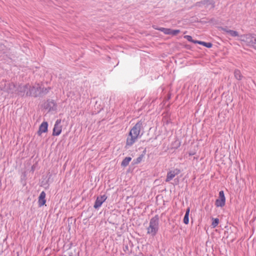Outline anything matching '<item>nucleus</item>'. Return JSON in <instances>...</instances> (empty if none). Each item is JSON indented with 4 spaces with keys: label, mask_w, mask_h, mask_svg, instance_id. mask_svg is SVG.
I'll return each mask as SVG.
<instances>
[{
    "label": "nucleus",
    "mask_w": 256,
    "mask_h": 256,
    "mask_svg": "<svg viewBox=\"0 0 256 256\" xmlns=\"http://www.w3.org/2000/svg\"><path fill=\"white\" fill-rule=\"evenodd\" d=\"M142 122L138 121L130 130L129 135L126 139V148L132 146L138 140L142 135L140 134L141 130L142 129Z\"/></svg>",
    "instance_id": "obj_1"
},
{
    "label": "nucleus",
    "mask_w": 256,
    "mask_h": 256,
    "mask_svg": "<svg viewBox=\"0 0 256 256\" xmlns=\"http://www.w3.org/2000/svg\"><path fill=\"white\" fill-rule=\"evenodd\" d=\"M159 230V216L158 214L152 217L150 221L147 228V234L152 236H155Z\"/></svg>",
    "instance_id": "obj_2"
},
{
    "label": "nucleus",
    "mask_w": 256,
    "mask_h": 256,
    "mask_svg": "<svg viewBox=\"0 0 256 256\" xmlns=\"http://www.w3.org/2000/svg\"><path fill=\"white\" fill-rule=\"evenodd\" d=\"M240 40L244 44L256 50V34H248L242 35Z\"/></svg>",
    "instance_id": "obj_3"
},
{
    "label": "nucleus",
    "mask_w": 256,
    "mask_h": 256,
    "mask_svg": "<svg viewBox=\"0 0 256 256\" xmlns=\"http://www.w3.org/2000/svg\"><path fill=\"white\" fill-rule=\"evenodd\" d=\"M2 84L0 86V90L4 92H6L8 94L11 95L12 96H14V95L18 94L17 87L16 84L14 83L5 82L4 86L2 87Z\"/></svg>",
    "instance_id": "obj_4"
},
{
    "label": "nucleus",
    "mask_w": 256,
    "mask_h": 256,
    "mask_svg": "<svg viewBox=\"0 0 256 256\" xmlns=\"http://www.w3.org/2000/svg\"><path fill=\"white\" fill-rule=\"evenodd\" d=\"M40 86L39 84H36L34 86H31L29 85V90L26 92L27 96H32L37 97L40 96Z\"/></svg>",
    "instance_id": "obj_5"
},
{
    "label": "nucleus",
    "mask_w": 256,
    "mask_h": 256,
    "mask_svg": "<svg viewBox=\"0 0 256 256\" xmlns=\"http://www.w3.org/2000/svg\"><path fill=\"white\" fill-rule=\"evenodd\" d=\"M196 6L198 7L212 10L215 6V2L214 0H202L196 2Z\"/></svg>",
    "instance_id": "obj_6"
},
{
    "label": "nucleus",
    "mask_w": 256,
    "mask_h": 256,
    "mask_svg": "<svg viewBox=\"0 0 256 256\" xmlns=\"http://www.w3.org/2000/svg\"><path fill=\"white\" fill-rule=\"evenodd\" d=\"M226 204V198L223 190L219 192L218 198L216 199L215 205L216 207H223Z\"/></svg>",
    "instance_id": "obj_7"
},
{
    "label": "nucleus",
    "mask_w": 256,
    "mask_h": 256,
    "mask_svg": "<svg viewBox=\"0 0 256 256\" xmlns=\"http://www.w3.org/2000/svg\"><path fill=\"white\" fill-rule=\"evenodd\" d=\"M61 120L58 119L56 120L53 128L52 135L54 136H59L62 130V126L60 125Z\"/></svg>",
    "instance_id": "obj_8"
},
{
    "label": "nucleus",
    "mask_w": 256,
    "mask_h": 256,
    "mask_svg": "<svg viewBox=\"0 0 256 256\" xmlns=\"http://www.w3.org/2000/svg\"><path fill=\"white\" fill-rule=\"evenodd\" d=\"M106 198L107 196L106 194L98 196L94 206V208L98 209L100 207L102 204L106 201Z\"/></svg>",
    "instance_id": "obj_9"
},
{
    "label": "nucleus",
    "mask_w": 256,
    "mask_h": 256,
    "mask_svg": "<svg viewBox=\"0 0 256 256\" xmlns=\"http://www.w3.org/2000/svg\"><path fill=\"white\" fill-rule=\"evenodd\" d=\"M180 170L178 168L169 171L167 174L166 182H170L178 174L180 173Z\"/></svg>",
    "instance_id": "obj_10"
},
{
    "label": "nucleus",
    "mask_w": 256,
    "mask_h": 256,
    "mask_svg": "<svg viewBox=\"0 0 256 256\" xmlns=\"http://www.w3.org/2000/svg\"><path fill=\"white\" fill-rule=\"evenodd\" d=\"M56 104L54 100H48L45 104L44 108L48 111L55 110H56Z\"/></svg>",
    "instance_id": "obj_11"
},
{
    "label": "nucleus",
    "mask_w": 256,
    "mask_h": 256,
    "mask_svg": "<svg viewBox=\"0 0 256 256\" xmlns=\"http://www.w3.org/2000/svg\"><path fill=\"white\" fill-rule=\"evenodd\" d=\"M29 90V84H26L25 85H19L18 87H17V92L18 94H20L22 96H24L25 92L28 91Z\"/></svg>",
    "instance_id": "obj_12"
},
{
    "label": "nucleus",
    "mask_w": 256,
    "mask_h": 256,
    "mask_svg": "<svg viewBox=\"0 0 256 256\" xmlns=\"http://www.w3.org/2000/svg\"><path fill=\"white\" fill-rule=\"evenodd\" d=\"M46 193L44 191H42L40 192L38 200V206L41 207L44 205L46 202V200L45 199L46 198Z\"/></svg>",
    "instance_id": "obj_13"
},
{
    "label": "nucleus",
    "mask_w": 256,
    "mask_h": 256,
    "mask_svg": "<svg viewBox=\"0 0 256 256\" xmlns=\"http://www.w3.org/2000/svg\"><path fill=\"white\" fill-rule=\"evenodd\" d=\"M48 124L46 122H44L40 125L38 131V134L39 136L43 132H46L48 130Z\"/></svg>",
    "instance_id": "obj_14"
},
{
    "label": "nucleus",
    "mask_w": 256,
    "mask_h": 256,
    "mask_svg": "<svg viewBox=\"0 0 256 256\" xmlns=\"http://www.w3.org/2000/svg\"><path fill=\"white\" fill-rule=\"evenodd\" d=\"M152 28L155 30H158L162 32L165 34H170L171 28H156L155 26H152Z\"/></svg>",
    "instance_id": "obj_15"
},
{
    "label": "nucleus",
    "mask_w": 256,
    "mask_h": 256,
    "mask_svg": "<svg viewBox=\"0 0 256 256\" xmlns=\"http://www.w3.org/2000/svg\"><path fill=\"white\" fill-rule=\"evenodd\" d=\"M190 212V208H188L186 210V212L184 218V223L187 224L189 222V214Z\"/></svg>",
    "instance_id": "obj_16"
},
{
    "label": "nucleus",
    "mask_w": 256,
    "mask_h": 256,
    "mask_svg": "<svg viewBox=\"0 0 256 256\" xmlns=\"http://www.w3.org/2000/svg\"><path fill=\"white\" fill-rule=\"evenodd\" d=\"M132 160V158L130 157H126L122 161V163H121V166H124V167H126V166H128L129 164V162L131 161Z\"/></svg>",
    "instance_id": "obj_17"
},
{
    "label": "nucleus",
    "mask_w": 256,
    "mask_h": 256,
    "mask_svg": "<svg viewBox=\"0 0 256 256\" xmlns=\"http://www.w3.org/2000/svg\"><path fill=\"white\" fill-rule=\"evenodd\" d=\"M194 42H196L200 45L204 46L208 48H210L212 46V44L211 42H206L202 41H196Z\"/></svg>",
    "instance_id": "obj_18"
},
{
    "label": "nucleus",
    "mask_w": 256,
    "mask_h": 256,
    "mask_svg": "<svg viewBox=\"0 0 256 256\" xmlns=\"http://www.w3.org/2000/svg\"><path fill=\"white\" fill-rule=\"evenodd\" d=\"M234 75L235 78L238 80H241L242 78V75L240 70H234Z\"/></svg>",
    "instance_id": "obj_19"
},
{
    "label": "nucleus",
    "mask_w": 256,
    "mask_h": 256,
    "mask_svg": "<svg viewBox=\"0 0 256 256\" xmlns=\"http://www.w3.org/2000/svg\"><path fill=\"white\" fill-rule=\"evenodd\" d=\"M50 90V88H45L44 87H42L40 86V96L47 94L49 92Z\"/></svg>",
    "instance_id": "obj_20"
},
{
    "label": "nucleus",
    "mask_w": 256,
    "mask_h": 256,
    "mask_svg": "<svg viewBox=\"0 0 256 256\" xmlns=\"http://www.w3.org/2000/svg\"><path fill=\"white\" fill-rule=\"evenodd\" d=\"M226 34H229L230 36L235 37L238 36V34L236 31L230 30L226 31Z\"/></svg>",
    "instance_id": "obj_21"
},
{
    "label": "nucleus",
    "mask_w": 256,
    "mask_h": 256,
    "mask_svg": "<svg viewBox=\"0 0 256 256\" xmlns=\"http://www.w3.org/2000/svg\"><path fill=\"white\" fill-rule=\"evenodd\" d=\"M212 226L213 228H216L218 224L219 220L218 218H212Z\"/></svg>",
    "instance_id": "obj_22"
},
{
    "label": "nucleus",
    "mask_w": 256,
    "mask_h": 256,
    "mask_svg": "<svg viewBox=\"0 0 256 256\" xmlns=\"http://www.w3.org/2000/svg\"><path fill=\"white\" fill-rule=\"evenodd\" d=\"M184 38L186 39L188 42H192L194 44H197L194 42L198 41L197 40H194L190 36L186 35L184 36Z\"/></svg>",
    "instance_id": "obj_23"
},
{
    "label": "nucleus",
    "mask_w": 256,
    "mask_h": 256,
    "mask_svg": "<svg viewBox=\"0 0 256 256\" xmlns=\"http://www.w3.org/2000/svg\"><path fill=\"white\" fill-rule=\"evenodd\" d=\"M144 158V155L141 154L138 157L136 160H134V164H138L142 160V159Z\"/></svg>",
    "instance_id": "obj_24"
},
{
    "label": "nucleus",
    "mask_w": 256,
    "mask_h": 256,
    "mask_svg": "<svg viewBox=\"0 0 256 256\" xmlns=\"http://www.w3.org/2000/svg\"><path fill=\"white\" fill-rule=\"evenodd\" d=\"M180 32V30H172L171 29L170 34L172 36H176L178 33Z\"/></svg>",
    "instance_id": "obj_25"
},
{
    "label": "nucleus",
    "mask_w": 256,
    "mask_h": 256,
    "mask_svg": "<svg viewBox=\"0 0 256 256\" xmlns=\"http://www.w3.org/2000/svg\"><path fill=\"white\" fill-rule=\"evenodd\" d=\"M220 30H222L226 33V31L229 30H228L226 27L224 28V27H220L219 28Z\"/></svg>",
    "instance_id": "obj_26"
},
{
    "label": "nucleus",
    "mask_w": 256,
    "mask_h": 256,
    "mask_svg": "<svg viewBox=\"0 0 256 256\" xmlns=\"http://www.w3.org/2000/svg\"><path fill=\"white\" fill-rule=\"evenodd\" d=\"M194 154H195L194 152H189L188 154H189L190 156H191L194 155Z\"/></svg>",
    "instance_id": "obj_27"
},
{
    "label": "nucleus",
    "mask_w": 256,
    "mask_h": 256,
    "mask_svg": "<svg viewBox=\"0 0 256 256\" xmlns=\"http://www.w3.org/2000/svg\"><path fill=\"white\" fill-rule=\"evenodd\" d=\"M126 250H128V246H125V248H124V250L126 252Z\"/></svg>",
    "instance_id": "obj_28"
},
{
    "label": "nucleus",
    "mask_w": 256,
    "mask_h": 256,
    "mask_svg": "<svg viewBox=\"0 0 256 256\" xmlns=\"http://www.w3.org/2000/svg\"><path fill=\"white\" fill-rule=\"evenodd\" d=\"M155 26V28H158V26Z\"/></svg>",
    "instance_id": "obj_29"
},
{
    "label": "nucleus",
    "mask_w": 256,
    "mask_h": 256,
    "mask_svg": "<svg viewBox=\"0 0 256 256\" xmlns=\"http://www.w3.org/2000/svg\"><path fill=\"white\" fill-rule=\"evenodd\" d=\"M32 170H34L33 166H32Z\"/></svg>",
    "instance_id": "obj_30"
}]
</instances>
